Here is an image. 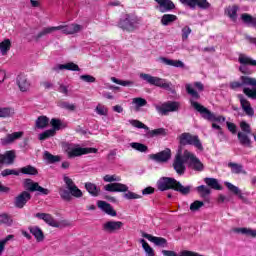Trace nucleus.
<instances>
[{"mask_svg": "<svg viewBox=\"0 0 256 256\" xmlns=\"http://www.w3.org/2000/svg\"><path fill=\"white\" fill-rule=\"evenodd\" d=\"M63 181L68 189H59V195L63 201H71L72 197H76V199L83 197V192L75 185L73 179L69 178V176H64Z\"/></svg>", "mask_w": 256, "mask_h": 256, "instance_id": "f257e3e1", "label": "nucleus"}, {"mask_svg": "<svg viewBox=\"0 0 256 256\" xmlns=\"http://www.w3.org/2000/svg\"><path fill=\"white\" fill-rule=\"evenodd\" d=\"M173 189L178 191L181 195H189L191 193V186H183L175 178L163 177L161 182V191H167Z\"/></svg>", "mask_w": 256, "mask_h": 256, "instance_id": "f03ea898", "label": "nucleus"}, {"mask_svg": "<svg viewBox=\"0 0 256 256\" xmlns=\"http://www.w3.org/2000/svg\"><path fill=\"white\" fill-rule=\"evenodd\" d=\"M192 107L200 113L201 117L206 121H211L212 123H225L226 118L221 115H215V113L211 112L209 109L205 108V106L199 104V102L190 100Z\"/></svg>", "mask_w": 256, "mask_h": 256, "instance_id": "7ed1b4c3", "label": "nucleus"}, {"mask_svg": "<svg viewBox=\"0 0 256 256\" xmlns=\"http://www.w3.org/2000/svg\"><path fill=\"white\" fill-rule=\"evenodd\" d=\"M63 149L68 159H75V157H81V155H89V153H97V148H82L76 144L65 143Z\"/></svg>", "mask_w": 256, "mask_h": 256, "instance_id": "20e7f679", "label": "nucleus"}, {"mask_svg": "<svg viewBox=\"0 0 256 256\" xmlns=\"http://www.w3.org/2000/svg\"><path fill=\"white\" fill-rule=\"evenodd\" d=\"M141 25V18L137 17L135 14H126L124 18H122L119 23L118 27L123 29V31L133 32L137 31Z\"/></svg>", "mask_w": 256, "mask_h": 256, "instance_id": "39448f33", "label": "nucleus"}, {"mask_svg": "<svg viewBox=\"0 0 256 256\" xmlns=\"http://www.w3.org/2000/svg\"><path fill=\"white\" fill-rule=\"evenodd\" d=\"M185 163H189V158L185 157V150L182 152L180 148L173 161L174 171H176L178 175H185V171H187Z\"/></svg>", "mask_w": 256, "mask_h": 256, "instance_id": "423d86ee", "label": "nucleus"}, {"mask_svg": "<svg viewBox=\"0 0 256 256\" xmlns=\"http://www.w3.org/2000/svg\"><path fill=\"white\" fill-rule=\"evenodd\" d=\"M180 145H193L196 149L202 151L203 144L199 140V136H193L190 133H182L179 136Z\"/></svg>", "mask_w": 256, "mask_h": 256, "instance_id": "0eeeda50", "label": "nucleus"}, {"mask_svg": "<svg viewBox=\"0 0 256 256\" xmlns=\"http://www.w3.org/2000/svg\"><path fill=\"white\" fill-rule=\"evenodd\" d=\"M128 123L132 125V127H135L136 129H144L145 131V137L147 139H151L152 137H155V135L161 134V128L156 130H150L147 125H145L143 122L139 120H128Z\"/></svg>", "mask_w": 256, "mask_h": 256, "instance_id": "6e6552de", "label": "nucleus"}, {"mask_svg": "<svg viewBox=\"0 0 256 256\" xmlns=\"http://www.w3.org/2000/svg\"><path fill=\"white\" fill-rule=\"evenodd\" d=\"M185 157L188 159V165L194 171H203L205 166L202 164L201 160L191 153L189 150H185Z\"/></svg>", "mask_w": 256, "mask_h": 256, "instance_id": "1a4fd4ad", "label": "nucleus"}, {"mask_svg": "<svg viewBox=\"0 0 256 256\" xmlns=\"http://www.w3.org/2000/svg\"><path fill=\"white\" fill-rule=\"evenodd\" d=\"M123 226L124 224L121 221L110 220L102 224V231L104 233H119Z\"/></svg>", "mask_w": 256, "mask_h": 256, "instance_id": "9d476101", "label": "nucleus"}, {"mask_svg": "<svg viewBox=\"0 0 256 256\" xmlns=\"http://www.w3.org/2000/svg\"><path fill=\"white\" fill-rule=\"evenodd\" d=\"M31 201V193L28 191H23L18 196L14 198V206L16 209H23Z\"/></svg>", "mask_w": 256, "mask_h": 256, "instance_id": "9b49d317", "label": "nucleus"}, {"mask_svg": "<svg viewBox=\"0 0 256 256\" xmlns=\"http://www.w3.org/2000/svg\"><path fill=\"white\" fill-rule=\"evenodd\" d=\"M182 5H187L190 9H195L198 7L199 9H209L211 4L207 0H180Z\"/></svg>", "mask_w": 256, "mask_h": 256, "instance_id": "f8f14e48", "label": "nucleus"}, {"mask_svg": "<svg viewBox=\"0 0 256 256\" xmlns=\"http://www.w3.org/2000/svg\"><path fill=\"white\" fill-rule=\"evenodd\" d=\"M58 31H62L64 35H75V33H80L83 31V26L79 24H69L57 26Z\"/></svg>", "mask_w": 256, "mask_h": 256, "instance_id": "ddd939ff", "label": "nucleus"}, {"mask_svg": "<svg viewBox=\"0 0 256 256\" xmlns=\"http://www.w3.org/2000/svg\"><path fill=\"white\" fill-rule=\"evenodd\" d=\"M104 189L109 193H127V191H129V186L116 182L105 185Z\"/></svg>", "mask_w": 256, "mask_h": 256, "instance_id": "4468645a", "label": "nucleus"}, {"mask_svg": "<svg viewBox=\"0 0 256 256\" xmlns=\"http://www.w3.org/2000/svg\"><path fill=\"white\" fill-rule=\"evenodd\" d=\"M179 107H181V103L177 101H168L163 103L161 105V115H169V113L179 111Z\"/></svg>", "mask_w": 256, "mask_h": 256, "instance_id": "2eb2a0df", "label": "nucleus"}, {"mask_svg": "<svg viewBox=\"0 0 256 256\" xmlns=\"http://www.w3.org/2000/svg\"><path fill=\"white\" fill-rule=\"evenodd\" d=\"M238 99L244 113H246L248 117H253V115H255V110H253V107H251V102H249V100H247L243 94H239Z\"/></svg>", "mask_w": 256, "mask_h": 256, "instance_id": "dca6fc26", "label": "nucleus"}, {"mask_svg": "<svg viewBox=\"0 0 256 256\" xmlns=\"http://www.w3.org/2000/svg\"><path fill=\"white\" fill-rule=\"evenodd\" d=\"M16 83L20 91H22V93L29 91L31 87V82H29V80L27 79V76H25L24 74H20L17 76Z\"/></svg>", "mask_w": 256, "mask_h": 256, "instance_id": "f3484780", "label": "nucleus"}, {"mask_svg": "<svg viewBox=\"0 0 256 256\" xmlns=\"http://www.w3.org/2000/svg\"><path fill=\"white\" fill-rule=\"evenodd\" d=\"M15 151H6L4 154H0V166L1 165H13L15 163Z\"/></svg>", "mask_w": 256, "mask_h": 256, "instance_id": "a211bd4d", "label": "nucleus"}, {"mask_svg": "<svg viewBox=\"0 0 256 256\" xmlns=\"http://www.w3.org/2000/svg\"><path fill=\"white\" fill-rule=\"evenodd\" d=\"M35 217H37L38 219H42V221L46 222L47 225H50V227H56V228L59 227V222H57L55 218L51 216V214L37 213Z\"/></svg>", "mask_w": 256, "mask_h": 256, "instance_id": "6ab92c4d", "label": "nucleus"}, {"mask_svg": "<svg viewBox=\"0 0 256 256\" xmlns=\"http://www.w3.org/2000/svg\"><path fill=\"white\" fill-rule=\"evenodd\" d=\"M139 77L142 81L148 83V85H155L156 87H161V78L153 77L150 74L146 73H140Z\"/></svg>", "mask_w": 256, "mask_h": 256, "instance_id": "aec40b11", "label": "nucleus"}, {"mask_svg": "<svg viewBox=\"0 0 256 256\" xmlns=\"http://www.w3.org/2000/svg\"><path fill=\"white\" fill-rule=\"evenodd\" d=\"M97 205L99 209L104 211V213H106L107 215H110V217H117V211L113 209V206H111V204L100 200L98 201Z\"/></svg>", "mask_w": 256, "mask_h": 256, "instance_id": "412c9836", "label": "nucleus"}, {"mask_svg": "<svg viewBox=\"0 0 256 256\" xmlns=\"http://www.w3.org/2000/svg\"><path fill=\"white\" fill-rule=\"evenodd\" d=\"M224 185L231 193H233V195H236L239 199H241V201H247V198H245L243 192H241V189H239V187L233 185L230 182H225Z\"/></svg>", "mask_w": 256, "mask_h": 256, "instance_id": "4be33fe9", "label": "nucleus"}, {"mask_svg": "<svg viewBox=\"0 0 256 256\" xmlns=\"http://www.w3.org/2000/svg\"><path fill=\"white\" fill-rule=\"evenodd\" d=\"M63 69H66L67 71H81L79 68V65L69 62L66 64H59L53 68L54 71H63Z\"/></svg>", "mask_w": 256, "mask_h": 256, "instance_id": "5701e85b", "label": "nucleus"}, {"mask_svg": "<svg viewBox=\"0 0 256 256\" xmlns=\"http://www.w3.org/2000/svg\"><path fill=\"white\" fill-rule=\"evenodd\" d=\"M20 137H23V132H14L12 134H7L5 138L1 139V145H9L13 143V141H16V139H20Z\"/></svg>", "mask_w": 256, "mask_h": 256, "instance_id": "b1692460", "label": "nucleus"}, {"mask_svg": "<svg viewBox=\"0 0 256 256\" xmlns=\"http://www.w3.org/2000/svg\"><path fill=\"white\" fill-rule=\"evenodd\" d=\"M85 189L92 197H99V195H101V188L97 187L94 183L86 182Z\"/></svg>", "mask_w": 256, "mask_h": 256, "instance_id": "393cba45", "label": "nucleus"}, {"mask_svg": "<svg viewBox=\"0 0 256 256\" xmlns=\"http://www.w3.org/2000/svg\"><path fill=\"white\" fill-rule=\"evenodd\" d=\"M30 233L35 237L38 243H41L45 239V235L43 234V230L41 228L34 226L29 228Z\"/></svg>", "mask_w": 256, "mask_h": 256, "instance_id": "a878e982", "label": "nucleus"}, {"mask_svg": "<svg viewBox=\"0 0 256 256\" xmlns=\"http://www.w3.org/2000/svg\"><path fill=\"white\" fill-rule=\"evenodd\" d=\"M234 233H240L241 235H246V237H252L255 238L256 237V230L255 229H251V228H234L233 229Z\"/></svg>", "mask_w": 256, "mask_h": 256, "instance_id": "bb28decb", "label": "nucleus"}, {"mask_svg": "<svg viewBox=\"0 0 256 256\" xmlns=\"http://www.w3.org/2000/svg\"><path fill=\"white\" fill-rule=\"evenodd\" d=\"M237 137L240 145L243 147H251V138H249V134L238 132Z\"/></svg>", "mask_w": 256, "mask_h": 256, "instance_id": "cd10ccee", "label": "nucleus"}, {"mask_svg": "<svg viewBox=\"0 0 256 256\" xmlns=\"http://www.w3.org/2000/svg\"><path fill=\"white\" fill-rule=\"evenodd\" d=\"M228 167L231 169V172L234 173L235 175H239L241 173L243 175H247V171L243 169V165L241 164L230 162L228 163Z\"/></svg>", "mask_w": 256, "mask_h": 256, "instance_id": "c85d7f7f", "label": "nucleus"}, {"mask_svg": "<svg viewBox=\"0 0 256 256\" xmlns=\"http://www.w3.org/2000/svg\"><path fill=\"white\" fill-rule=\"evenodd\" d=\"M53 31H58L57 26H52V27H45L42 29V31H40L36 36L35 39L36 41H39V39L47 36V35H51V33H53Z\"/></svg>", "mask_w": 256, "mask_h": 256, "instance_id": "c756f323", "label": "nucleus"}, {"mask_svg": "<svg viewBox=\"0 0 256 256\" xmlns=\"http://www.w3.org/2000/svg\"><path fill=\"white\" fill-rule=\"evenodd\" d=\"M50 125L52 128L50 130H54V134L56 135L57 131H61V129H65L64 123L57 118H52L50 121Z\"/></svg>", "mask_w": 256, "mask_h": 256, "instance_id": "7c9ffc66", "label": "nucleus"}, {"mask_svg": "<svg viewBox=\"0 0 256 256\" xmlns=\"http://www.w3.org/2000/svg\"><path fill=\"white\" fill-rule=\"evenodd\" d=\"M139 243L142 245V249L146 256H155V250L145 241V239H140Z\"/></svg>", "mask_w": 256, "mask_h": 256, "instance_id": "2f4dec72", "label": "nucleus"}, {"mask_svg": "<svg viewBox=\"0 0 256 256\" xmlns=\"http://www.w3.org/2000/svg\"><path fill=\"white\" fill-rule=\"evenodd\" d=\"M204 182L206 183V185H208V187H210L211 189H215L216 191H221L223 189V187H221V185L219 184V181H217V179L215 178H205Z\"/></svg>", "mask_w": 256, "mask_h": 256, "instance_id": "473e14b6", "label": "nucleus"}, {"mask_svg": "<svg viewBox=\"0 0 256 256\" xmlns=\"http://www.w3.org/2000/svg\"><path fill=\"white\" fill-rule=\"evenodd\" d=\"M238 61L241 65H251L252 67H256V60L244 54L239 55Z\"/></svg>", "mask_w": 256, "mask_h": 256, "instance_id": "72a5a7b5", "label": "nucleus"}, {"mask_svg": "<svg viewBox=\"0 0 256 256\" xmlns=\"http://www.w3.org/2000/svg\"><path fill=\"white\" fill-rule=\"evenodd\" d=\"M15 115V109L11 107H0V117L2 119H7Z\"/></svg>", "mask_w": 256, "mask_h": 256, "instance_id": "f704fd0d", "label": "nucleus"}, {"mask_svg": "<svg viewBox=\"0 0 256 256\" xmlns=\"http://www.w3.org/2000/svg\"><path fill=\"white\" fill-rule=\"evenodd\" d=\"M162 63H164V65H169L170 67H180L183 68L185 67V64L183 62H181L180 60H171L169 58H161Z\"/></svg>", "mask_w": 256, "mask_h": 256, "instance_id": "c9c22d12", "label": "nucleus"}, {"mask_svg": "<svg viewBox=\"0 0 256 256\" xmlns=\"http://www.w3.org/2000/svg\"><path fill=\"white\" fill-rule=\"evenodd\" d=\"M36 129H45L49 125V118L47 116H39L36 119Z\"/></svg>", "mask_w": 256, "mask_h": 256, "instance_id": "e433bc0d", "label": "nucleus"}, {"mask_svg": "<svg viewBox=\"0 0 256 256\" xmlns=\"http://www.w3.org/2000/svg\"><path fill=\"white\" fill-rule=\"evenodd\" d=\"M175 4L171 0H161V12L173 11Z\"/></svg>", "mask_w": 256, "mask_h": 256, "instance_id": "4c0bfd02", "label": "nucleus"}, {"mask_svg": "<svg viewBox=\"0 0 256 256\" xmlns=\"http://www.w3.org/2000/svg\"><path fill=\"white\" fill-rule=\"evenodd\" d=\"M44 159L45 161H47V163H59V161H61V156L59 155H53L51 153H49V151H45L44 152Z\"/></svg>", "mask_w": 256, "mask_h": 256, "instance_id": "58836bf2", "label": "nucleus"}, {"mask_svg": "<svg viewBox=\"0 0 256 256\" xmlns=\"http://www.w3.org/2000/svg\"><path fill=\"white\" fill-rule=\"evenodd\" d=\"M241 19L243 23H246V25H251V27H254L256 29V18H254L253 16L244 13L241 15Z\"/></svg>", "mask_w": 256, "mask_h": 256, "instance_id": "ea45409f", "label": "nucleus"}, {"mask_svg": "<svg viewBox=\"0 0 256 256\" xmlns=\"http://www.w3.org/2000/svg\"><path fill=\"white\" fill-rule=\"evenodd\" d=\"M20 173H22L23 175H38L39 171H37V168L28 165L25 167H22L20 169Z\"/></svg>", "mask_w": 256, "mask_h": 256, "instance_id": "a19ab883", "label": "nucleus"}, {"mask_svg": "<svg viewBox=\"0 0 256 256\" xmlns=\"http://www.w3.org/2000/svg\"><path fill=\"white\" fill-rule=\"evenodd\" d=\"M142 237H144V239H147L148 241H150V243H154V245H157V246L161 245L160 237H156V236H153V235L145 233V232L142 233Z\"/></svg>", "mask_w": 256, "mask_h": 256, "instance_id": "79ce46f5", "label": "nucleus"}, {"mask_svg": "<svg viewBox=\"0 0 256 256\" xmlns=\"http://www.w3.org/2000/svg\"><path fill=\"white\" fill-rule=\"evenodd\" d=\"M10 49H11V40L5 39L0 43V51L2 55H7Z\"/></svg>", "mask_w": 256, "mask_h": 256, "instance_id": "37998d69", "label": "nucleus"}, {"mask_svg": "<svg viewBox=\"0 0 256 256\" xmlns=\"http://www.w3.org/2000/svg\"><path fill=\"white\" fill-rule=\"evenodd\" d=\"M197 191L203 199H207L211 195V189L205 185L198 186Z\"/></svg>", "mask_w": 256, "mask_h": 256, "instance_id": "c03bdc74", "label": "nucleus"}, {"mask_svg": "<svg viewBox=\"0 0 256 256\" xmlns=\"http://www.w3.org/2000/svg\"><path fill=\"white\" fill-rule=\"evenodd\" d=\"M162 25H171V23L177 21V16L173 14H165L162 16Z\"/></svg>", "mask_w": 256, "mask_h": 256, "instance_id": "a18cd8bd", "label": "nucleus"}, {"mask_svg": "<svg viewBox=\"0 0 256 256\" xmlns=\"http://www.w3.org/2000/svg\"><path fill=\"white\" fill-rule=\"evenodd\" d=\"M161 89H165V91H168L169 93H175V86L167 80H161Z\"/></svg>", "mask_w": 256, "mask_h": 256, "instance_id": "49530a36", "label": "nucleus"}, {"mask_svg": "<svg viewBox=\"0 0 256 256\" xmlns=\"http://www.w3.org/2000/svg\"><path fill=\"white\" fill-rule=\"evenodd\" d=\"M237 11H239V7L237 6H230L226 9V13L232 21H235L237 19Z\"/></svg>", "mask_w": 256, "mask_h": 256, "instance_id": "de8ad7c7", "label": "nucleus"}, {"mask_svg": "<svg viewBox=\"0 0 256 256\" xmlns=\"http://www.w3.org/2000/svg\"><path fill=\"white\" fill-rule=\"evenodd\" d=\"M24 185L28 191H31L32 193L37 191V187L39 186V183L33 182L31 179H26L24 182Z\"/></svg>", "mask_w": 256, "mask_h": 256, "instance_id": "09e8293b", "label": "nucleus"}, {"mask_svg": "<svg viewBox=\"0 0 256 256\" xmlns=\"http://www.w3.org/2000/svg\"><path fill=\"white\" fill-rule=\"evenodd\" d=\"M49 137H55V130H46L38 135V139L40 141H45L49 139Z\"/></svg>", "mask_w": 256, "mask_h": 256, "instance_id": "8fccbe9b", "label": "nucleus"}, {"mask_svg": "<svg viewBox=\"0 0 256 256\" xmlns=\"http://www.w3.org/2000/svg\"><path fill=\"white\" fill-rule=\"evenodd\" d=\"M130 147H132V149H135V151H139L140 153H145L148 149L145 144H141L139 142L130 143Z\"/></svg>", "mask_w": 256, "mask_h": 256, "instance_id": "3c124183", "label": "nucleus"}, {"mask_svg": "<svg viewBox=\"0 0 256 256\" xmlns=\"http://www.w3.org/2000/svg\"><path fill=\"white\" fill-rule=\"evenodd\" d=\"M185 87L188 95H191L193 99H200L201 96L195 89H193V86L191 84H186Z\"/></svg>", "mask_w": 256, "mask_h": 256, "instance_id": "603ef678", "label": "nucleus"}, {"mask_svg": "<svg viewBox=\"0 0 256 256\" xmlns=\"http://www.w3.org/2000/svg\"><path fill=\"white\" fill-rule=\"evenodd\" d=\"M0 223L11 227L13 225V219L8 214H0Z\"/></svg>", "mask_w": 256, "mask_h": 256, "instance_id": "864d4df0", "label": "nucleus"}, {"mask_svg": "<svg viewBox=\"0 0 256 256\" xmlns=\"http://www.w3.org/2000/svg\"><path fill=\"white\" fill-rule=\"evenodd\" d=\"M95 112L97 113V115L107 117L109 110L107 109V107L105 105L98 104L95 108Z\"/></svg>", "mask_w": 256, "mask_h": 256, "instance_id": "5fc2aeb1", "label": "nucleus"}, {"mask_svg": "<svg viewBox=\"0 0 256 256\" xmlns=\"http://www.w3.org/2000/svg\"><path fill=\"white\" fill-rule=\"evenodd\" d=\"M103 181H105V183H119V181H121V176L107 174L103 177Z\"/></svg>", "mask_w": 256, "mask_h": 256, "instance_id": "6e6d98bb", "label": "nucleus"}, {"mask_svg": "<svg viewBox=\"0 0 256 256\" xmlns=\"http://www.w3.org/2000/svg\"><path fill=\"white\" fill-rule=\"evenodd\" d=\"M171 159V149L166 148L161 151V163H167Z\"/></svg>", "mask_w": 256, "mask_h": 256, "instance_id": "4d7b16f0", "label": "nucleus"}, {"mask_svg": "<svg viewBox=\"0 0 256 256\" xmlns=\"http://www.w3.org/2000/svg\"><path fill=\"white\" fill-rule=\"evenodd\" d=\"M132 103L136 105V109H140V107H145L147 105V100L141 97L133 98Z\"/></svg>", "mask_w": 256, "mask_h": 256, "instance_id": "13d9d810", "label": "nucleus"}, {"mask_svg": "<svg viewBox=\"0 0 256 256\" xmlns=\"http://www.w3.org/2000/svg\"><path fill=\"white\" fill-rule=\"evenodd\" d=\"M112 83H116V85H122V87H129L130 85H133V82L131 81H125V80H119L115 77H111Z\"/></svg>", "mask_w": 256, "mask_h": 256, "instance_id": "bf43d9fd", "label": "nucleus"}, {"mask_svg": "<svg viewBox=\"0 0 256 256\" xmlns=\"http://www.w3.org/2000/svg\"><path fill=\"white\" fill-rule=\"evenodd\" d=\"M11 239H13V235H8L6 238L0 240V255H3L5 245H7V242L11 241Z\"/></svg>", "mask_w": 256, "mask_h": 256, "instance_id": "052dcab7", "label": "nucleus"}, {"mask_svg": "<svg viewBox=\"0 0 256 256\" xmlns=\"http://www.w3.org/2000/svg\"><path fill=\"white\" fill-rule=\"evenodd\" d=\"M240 128L242 133L251 135V126L247 122L245 121L240 122Z\"/></svg>", "mask_w": 256, "mask_h": 256, "instance_id": "680f3d73", "label": "nucleus"}, {"mask_svg": "<svg viewBox=\"0 0 256 256\" xmlns=\"http://www.w3.org/2000/svg\"><path fill=\"white\" fill-rule=\"evenodd\" d=\"M81 81H84V83H95L97 79L94 76H91L89 74H84L80 76Z\"/></svg>", "mask_w": 256, "mask_h": 256, "instance_id": "e2e57ef3", "label": "nucleus"}, {"mask_svg": "<svg viewBox=\"0 0 256 256\" xmlns=\"http://www.w3.org/2000/svg\"><path fill=\"white\" fill-rule=\"evenodd\" d=\"M203 205H205L203 201L196 200L190 205V211H199Z\"/></svg>", "mask_w": 256, "mask_h": 256, "instance_id": "0e129e2a", "label": "nucleus"}, {"mask_svg": "<svg viewBox=\"0 0 256 256\" xmlns=\"http://www.w3.org/2000/svg\"><path fill=\"white\" fill-rule=\"evenodd\" d=\"M2 177H8V175H16L19 176V171L15 170V169H4L1 172Z\"/></svg>", "mask_w": 256, "mask_h": 256, "instance_id": "69168bd1", "label": "nucleus"}, {"mask_svg": "<svg viewBox=\"0 0 256 256\" xmlns=\"http://www.w3.org/2000/svg\"><path fill=\"white\" fill-rule=\"evenodd\" d=\"M189 35H191V28L189 26L182 28V40L187 41L189 39Z\"/></svg>", "mask_w": 256, "mask_h": 256, "instance_id": "338daca9", "label": "nucleus"}, {"mask_svg": "<svg viewBox=\"0 0 256 256\" xmlns=\"http://www.w3.org/2000/svg\"><path fill=\"white\" fill-rule=\"evenodd\" d=\"M124 199H141V196L138 194H135V192H131V191H126V193L124 194Z\"/></svg>", "mask_w": 256, "mask_h": 256, "instance_id": "774afa93", "label": "nucleus"}]
</instances>
